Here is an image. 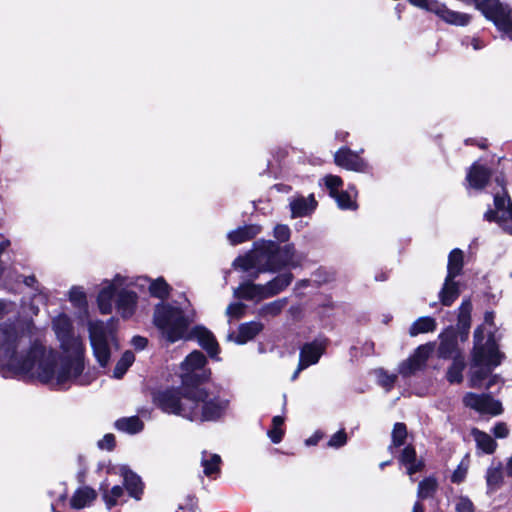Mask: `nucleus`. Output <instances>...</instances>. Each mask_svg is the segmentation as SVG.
<instances>
[{
  "mask_svg": "<svg viewBox=\"0 0 512 512\" xmlns=\"http://www.w3.org/2000/svg\"><path fill=\"white\" fill-rule=\"evenodd\" d=\"M477 9L487 19L492 20L497 28L507 34H512V9L499 0H481Z\"/></svg>",
  "mask_w": 512,
  "mask_h": 512,
  "instance_id": "obj_7",
  "label": "nucleus"
},
{
  "mask_svg": "<svg viewBox=\"0 0 512 512\" xmlns=\"http://www.w3.org/2000/svg\"><path fill=\"white\" fill-rule=\"evenodd\" d=\"M400 461L407 468L409 475L422 471L424 462L417 460L416 450H401Z\"/></svg>",
  "mask_w": 512,
  "mask_h": 512,
  "instance_id": "obj_33",
  "label": "nucleus"
},
{
  "mask_svg": "<svg viewBox=\"0 0 512 512\" xmlns=\"http://www.w3.org/2000/svg\"><path fill=\"white\" fill-rule=\"evenodd\" d=\"M172 288L163 277L152 280L149 285V293L152 297L165 300L169 297Z\"/></svg>",
  "mask_w": 512,
  "mask_h": 512,
  "instance_id": "obj_36",
  "label": "nucleus"
},
{
  "mask_svg": "<svg viewBox=\"0 0 512 512\" xmlns=\"http://www.w3.org/2000/svg\"><path fill=\"white\" fill-rule=\"evenodd\" d=\"M325 437V433L317 430L314 432L312 436L305 440V444L307 446H316Z\"/></svg>",
  "mask_w": 512,
  "mask_h": 512,
  "instance_id": "obj_62",
  "label": "nucleus"
},
{
  "mask_svg": "<svg viewBox=\"0 0 512 512\" xmlns=\"http://www.w3.org/2000/svg\"><path fill=\"white\" fill-rule=\"evenodd\" d=\"M263 329L264 325L258 321L241 323L234 341L238 345H244L253 340Z\"/></svg>",
  "mask_w": 512,
  "mask_h": 512,
  "instance_id": "obj_23",
  "label": "nucleus"
},
{
  "mask_svg": "<svg viewBox=\"0 0 512 512\" xmlns=\"http://www.w3.org/2000/svg\"><path fill=\"white\" fill-rule=\"evenodd\" d=\"M135 361V355L131 350H126L117 361L114 370L113 376L116 379H121L128 369L133 365Z\"/></svg>",
  "mask_w": 512,
  "mask_h": 512,
  "instance_id": "obj_37",
  "label": "nucleus"
},
{
  "mask_svg": "<svg viewBox=\"0 0 512 512\" xmlns=\"http://www.w3.org/2000/svg\"><path fill=\"white\" fill-rule=\"evenodd\" d=\"M325 185L329 190V195L333 197L339 192V188L342 187L343 180L340 176L337 175H327L325 177Z\"/></svg>",
  "mask_w": 512,
  "mask_h": 512,
  "instance_id": "obj_50",
  "label": "nucleus"
},
{
  "mask_svg": "<svg viewBox=\"0 0 512 512\" xmlns=\"http://www.w3.org/2000/svg\"><path fill=\"white\" fill-rule=\"evenodd\" d=\"M436 321L433 317L423 316L415 320L409 328V335L414 337L419 334L433 332L436 330Z\"/></svg>",
  "mask_w": 512,
  "mask_h": 512,
  "instance_id": "obj_34",
  "label": "nucleus"
},
{
  "mask_svg": "<svg viewBox=\"0 0 512 512\" xmlns=\"http://www.w3.org/2000/svg\"><path fill=\"white\" fill-rule=\"evenodd\" d=\"M483 340L484 330L479 326L474 332L473 366L469 385L472 388L490 390L499 381L498 376L491 373L492 367L500 364V354L492 333L489 334L485 343Z\"/></svg>",
  "mask_w": 512,
  "mask_h": 512,
  "instance_id": "obj_1",
  "label": "nucleus"
},
{
  "mask_svg": "<svg viewBox=\"0 0 512 512\" xmlns=\"http://www.w3.org/2000/svg\"><path fill=\"white\" fill-rule=\"evenodd\" d=\"M84 357L76 355L75 357L65 356L61 360L60 368L56 375V383L63 385L70 379L78 378L84 371Z\"/></svg>",
  "mask_w": 512,
  "mask_h": 512,
  "instance_id": "obj_15",
  "label": "nucleus"
},
{
  "mask_svg": "<svg viewBox=\"0 0 512 512\" xmlns=\"http://www.w3.org/2000/svg\"><path fill=\"white\" fill-rule=\"evenodd\" d=\"M153 323L169 343L182 340L190 325L183 309L169 303H159L155 306Z\"/></svg>",
  "mask_w": 512,
  "mask_h": 512,
  "instance_id": "obj_3",
  "label": "nucleus"
},
{
  "mask_svg": "<svg viewBox=\"0 0 512 512\" xmlns=\"http://www.w3.org/2000/svg\"><path fill=\"white\" fill-rule=\"evenodd\" d=\"M291 230L288 225L285 224H277L274 227V237L279 242H287L290 239Z\"/></svg>",
  "mask_w": 512,
  "mask_h": 512,
  "instance_id": "obj_56",
  "label": "nucleus"
},
{
  "mask_svg": "<svg viewBox=\"0 0 512 512\" xmlns=\"http://www.w3.org/2000/svg\"><path fill=\"white\" fill-rule=\"evenodd\" d=\"M456 512H474L475 507L473 502L465 496H460L455 499Z\"/></svg>",
  "mask_w": 512,
  "mask_h": 512,
  "instance_id": "obj_54",
  "label": "nucleus"
},
{
  "mask_svg": "<svg viewBox=\"0 0 512 512\" xmlns=\"http://www.w3.org/2000/svg\"><path fill=\"white\" fill-rule=\"evenodd\" d=\"M262 228L257 224H248L238 227L228 233V239L232 245H239L254 239Z\"/></svg>",
  "mask_w": 512,
  "mask_h": 512,
  "instance_id": "obj_22",
  "label": "nucleus"
},
{
  "mask_svg": "<svg viewBox=\"0 0 512 512\" xmlns=\"http://www.w3.org/2000/svg\"><path fill=\"white\" fill-rule=\"evenodd\" d=\"M246 311V305L242 302L230 303L226 309V314L234 319H241L244 317Z\"/></svg>",
  "mask_w": 512,
  "mask_h": 512,
  "instance_id": "obj_52",
  "label": "nucleus"
},
{
  "mask_svg": "<svg viewBox=\"0 0 512 512\" xmlns=\"http://www.w3.org/2000/svg\"><path fill=\"white\" fill-rule=\"evenodd\" d=\"M148 339L146 337L136 335L132 338L131 344L136 350H143L148 346Z\"/></svg>",
  "mask_w": 512,
  "mask_h": 512,
  "instance_id": "obj_61",
  "label": "nucleus"
},
{
  "mask_svg": "<svg viewBox=\"0 0 512 512\" xmlns=\"http://www.w3.org/2000/svg\"><path fill=\"white\" fill-rule=\"evenodd\" d=\"M468 468H469V460H468V455H466L465 458L458 465L457 469L453 472V474L451 476V481L454 483L462 482L464 480V478L466 477Z\"/></svg>",
  "mask_w": 512,
  "mask_h": 512,
  "instance_id": "obj_51",
  "label": "nucleus"
},
{
  "mask_svg": "<svg viewBox=\"0 0 512 512\" xmlns=\"http://www.w3.org/2000/svg\"><path fill=\"white\" fill-rule=\"evenodd\" d=\"M123 485L130 497L139 501L144 494V483L139 475L131 469L124 467L122 469Z\"/></svg>",
  "mask_w": 512,
  "mask_h": 512,
  "instance_id": "obj_17",
  "label": "nucleus"
},
{
  "mask_svg": "<svg viewBox=\"0 0 512 512\" xmlns=\"http://www.w3.org/2000/svg\"><path fill=\"white\" fill-rule=\"evenodd\" d=\"M70 302L78 308L87 306V296L81 287L73 286L69 291Z\"/></svg>",
  "mask_w": 512,
  "mask_h": 512,
  "instance_id": "obj_45",
  "label": "nucleus"
},
{
  "mask_svg": "<svg viewBox=\"0 0 512 512\" xmlns=\"http://www.w3.org/2000/svg\"><path fill=\"white\" fill-rule=\"evenodd\" d=\"M96 498L97 493L93 488L89 486L78 488L70 499V507L76 510L83 509L89 506Z\"/></svg>",
  "mask_w": 512,
  "mask_h": 512,
  "instance_id": "obj_25",
  "label": "nucleus"
},
{
  "mask_svg": "<svg viewBox=\"0 0 512 512\" xmlns=\"http://www.w3.org/2000/svg\"><path fill=\"white\" fill-rule=\"evenodd\" d=\"M154 406L165 414L181 416L189 420L191 402L184 399L181 387L168 386L151 393Z\"/></svg>",
  "mask_w": 512,
  "mask_h": 512,
  "instance_id": "obj_6",
  "label": "nucleus"
},
{
  "mask_svg": "<svg viewBox=\"0 0 512 512\" xmlns=\"http://www.w3.org/2000/svg\"><path fill=\"white\" fill-rule=\"evenodd\" d=\"M424 10L434 13L442 21L448 23V8L445 4L439 3L436 0H428V5Z\"/></svg>",
  "mask_w": 512,
  "mask_h": 512,
  "instance_id": "obj_47",
  "label": "nucleus"
},
{
  "mask_svg": "<svg viewBox=\"0 0 512 512\" xmlns=\"http://www.w3.org/2000/svg\"><path fill=\"white\" fill-rule=\"evenodd\" d=\"M284 418L282 416H274L272 418L271 428L268 430V436L274 444H278L282 441L285 430L283 429Z\"/></svg>",
  "mask_w": 512,
  "mask_h": 512,
  "instance_id": "obj_41",
  "label": "nucleus"
},
{
  "mask_svg": "<svg viewBox=\"0 0 512 512\" xmlns=\"http://www.w3.org/2000/svg\"><path fill=\"white\" fill-rule=\"evenodd\" d=\"M43 354L35 358L33 368L37 365V377L43 384L50 383L55 377L57 367V357L53 350L47 353L43 345Z\"/></svg>",
  "mask_w": 512,
  "mask_h": 512,
  "instance_id": "obj_16",
  "label": "nucleus"
},
{
  "mask_svg": "<svg viewBox=\"0 0 512 512\" xmlns=\"http://www.w3.org/2000/svg\"><path fill=\"white\" fill-rule=\"evenodd\" d=\"M115 446L116 438L112 433L105 434L103 439L98 441V448H115Z\"/></svg>",
  "mask_w": 512,
  "mask_h": 512,
  "instance_id": "obj_59",
  "label": "nucleus"
},
{
  "mask_svg": "<svg viewBox=\"0 0 512 512\" xmlns=\"http://www.w3.org/2000/svg\"><path fill=\"white\" fill-rule=\"evenodd\" d=\"M211 374V369L202 371H182L180 375V387L184 391V399L187 402H192L199 396H206L208 390L201 386L209 382Z\"/></svg>",
  "mask_w": 512,
  "mask_h": 512,
  "instance_id": "obj_9",
  "label": "nucleus"
},
{
  "mask_svg": "<svg viewBox=\"0 0 512 512\" xmlns=\"http://www.w3.org/2000/svg\"><path fill=\"white\" fill-rule=\"evenodd\" d=\"M115 428L128 434H136L143 430L144 423L138 416L123 417L115 422Z\"/></svg>",
  "mask_w": 512,
  "mask_h": 512,
  "instance_id": "obj_32",
  "label": "nucleus"
},
{
  "mask_svg": "<svg viewBox=\"0 0 512 512\" xmlns=\"http://www.w3.org/2000/svg\"><path fill=\"white\" fill-rule=\"evenodd\" d=\"M259 265H261V263L256 246L252 252L245 255H239L233 262V266L235 268H240L244 272H248L254 268H259Z\"/></svg>",
  "mask_w": 512,
  "mask_h": 512,
  "instance_id": "obj_31",
  "label": "nucleus"
},
{
  "mask_svg": "<svg viewBox=\"0 0 512 512\" xmlns=\"http://www.w3.org/2000/svg\"><path fill=\"white\" fill-rule=\"evenodd\" d=\"M286 304H287L286 298L274 300L272 302L264 304L260 308L259 314L263 317H267V316L276 317L281 314V312L283 311Z\"/></svg>",
  "mask_w": 512,
  "mask_h": 512,
  "instance_id": "obj_40",
  "label": "nucleus"
},
{
  "mask_svg": "<svg viewBox=\"0 0 512 512\" xmlns=\"http://www.w3.org/2000/svg\"><path fill=\"white\" fill-rule=\"evenodd\" d=\"M184 340L197 339L198 344L204 349L208 356L214 360H220V346L214 334L205 326L196 325L190 332L187 331Z\"/></svg>",
  "mask_w": 512,
  "mask_h": 512,
  "instance_id": "obj_13",
  "label": "nucleus"
},
{
  "mask_svg": "<svg viewBox=\"0 0 512 512\" xmlns=\"http://www.w3.org/2000/svg\"><path fill=\"white\" fill-rule=\"evenodd\" d=\"M464 254L460 249L450 252V279H454L462 271Z\"/></svg>",
  "mask_w": 512,
  "mask_h": 512,
  "instance_id": "obj_42",
  "label": "nucleus"
},
{
  "mask_svg": "<svg viewBox=\"0 0 512 512\" xmlns=\"http://www.w3.org/2000/svg\"><path fill=\"white\" fill-rule=\"evenodd\" d=\"M99 491L107 509H112L119 504V501L124 496V488L120 485H115L109 488V484L103 482L100 484Z\"/></svg>",
  "mask_w": 512,
  "mask_h": 512,
  "instance_id": "obj_26",
  "label": "nucleus"
},
{
  "mask_svg": "<svg viewBox=\"0 0 512 512\" xmlns=\"http://www.w3.org/2000/svg\"><path fill=\"white\" fill-rule=\"evenodd\" d=\"M502 471H501V465L497 467H491L487 471L486 480L487 485L491 490H495L499 487V485L502 483Z\"/></svg>",
  "mask_w": 512,
  "mask_h": 512,
  "instance_id": "obj_46",
  "label": "nucleus"
},
{
  "mask_svg": "<svg viewBox=\"0 0 512 512\" xmlns=\"http://www.w3.org/2000/svg\"><path fill=\"white\" fill-rule=\"evenodd\" d=\"M471 434L473 435L478 448H494L496 443L490 435L476 428L472 429Z\"/></svg>",
  "mask_w": 512,
  "mask_h": 512,
  "instance_id": "obj_48",
  "label": "nucleus"
},
{
  "mask_svg": "<svg viewBox=\"0 0 512 512\" xmlns=\"http://www.w3.org/2000/svg\"><path fill=\"white\" fill-rule=\"evenodd\" d=\"M438 488V483L433 477H426L418 484L417 497L419 501L433 497Z\"/></svg>",
  "mask_w": 512,
  "mask_h": 512,
  "instance_id": "obj_38",
  "label": "nucleus"
},
{
  "mask_svg": "<svg viewBox=\"0 0 512 512\" xmlns=\"http://www.w3.org/2000/svg\"><path fill=\"white\" fill-rule=\"evenodd\" d=\"M347 443V433L344 428L337 431L335 434L331 436V438L328 441V446L339 448Z\"/></svg>",
  "mask_w": 512,
  "mask_h": 512,
  "instance_id": "obj_55",
  "label": "nucleus"
},
{
  "mask_svg": "<svg viewBox=\"0 0 512 512\" xmlns=\"http://www.w3.org/2000/svg\"><path fill=\"white\" fill-rule=\"evenodd\" d=\"M329 343L326 337L316 338L312 342L305 343L301 350L300 355L305 357L308 362L315 365L319 362L321 356L324 354Z\"/></svg>",
  "mask_w": 512,
  "mask_h": 512,
  "instance_id": "obj_18",
  "label": "nucleus"
},
{
  "mask_svg": "<svg viewBox=\"0 0 512 512\" xmlns=\"http://www.w3.org/2000/svg\"><path fill=\"white\" fill-rule=\"evenodd\" d=\"M440 344L437 349V357L440 359H448V327L444 328L439 335Z\"/></svg>",
  "mask_w": 512,
  "mask_h": 512,
  "instance_id": "obj_53",
  "label": "nucleus"
},
{
  "mask_svg": "<svg viewBox=\"0 0 512 512\" xmlns=\"http://www.w3.org/2000/svg\"><path fill=\"white\" fill-rule=\"evenodd\" d=\"M60 341V347L61 349L68 353V352H74L76 355L83 356L84 348L83 344L80 340V338L75 337L74 332L69 333L65 336H61L58 338Z\"/></svg>",
  "mask_w": 512,
  "mask_h": 512,
  "instance_id": "obj_35",
  "label": "nucleus"
},
{
  "mask_svg": "<svg viewBox=\"0 0 512 512\" xmlns=\"http://www.w3.org/2000/svg\"><path fill=\"white\" fill-rule=\"evenodd\" d=\"M472 304L470 300H464L458 313V323L456 332L450 327V358L453 359L452 367H450V383H460L463 380L462 371L465 368L464 356L454 348V340L459 337L460 340L466 341L469 335L471 325Z\"/></svg>",
  "mask_w": 512,
  "mask_h": 512,
  "instance_id": "obj_4",
  "label": "nucleus"
},
{
  "mask_svg": "<svg viewBox=\"0 0 512 512\" xmlns=\"http://www.w3.org/2000/svg\"><path fill=\"white\" fill-rule=\"evenodd\" d=\"M491 176L492 171L490 169L475 163L468 172L467 180L472 188L481 190L488 184Z\"/></svg>",
  "mask_w": 512,
  "mask_h": 512,
  "instance_id": "obj_21",
  "label": "nucleus"
},
{
  "mask_svg": "<svg viewBox=\"0 0 512 512\" xmlns=\"http://www.w3.org/2000/svg\"><path fill=\"white\" fill-rule=\"evenodd\" d=\"M19 340L14 327H5L0 341L1 358L6 361L5 368L8 371L15 375H26L33 370L35 358L43 354V344L35 340L24 355L18 356Z\"/></svg>",
  "mask_w": 512,
  "mask_h": 512,
  "instance_id": "obj_2",
  "label": "nucleus"
},
{
  "mask_svg": "<svg viewBox=\"0 0 512 512\" xmlns=\"http://www.w3.org/2000/svg\"><path fill=\"white\" fill-rule=\"evenodd\" d=\"M279 254L282 261L285 262V267L288 266L295 254V248L293 244H286L284 246L279 245Z\"/></svg>",
  "mask_w": 512,
  "mask_h": 512,
  "instance_id": "obj_57",
  "label": "nucleus"
},
{
  "mask_svg": "<svg viewBox=\"0 0 512 512\" xmlns=\"http://www.w3.org/2000/svg\"><path fill=\"white\" fill-rule=\"evenodd\" d=\"M54 329L58 338L74 332L72 323L65 314H61L55 319Z\"/></svg>",
  "mask_w": 512,
  "mask_h": 512,
  "instance_id": "obj_43",
  "label": "nucleus"
},
{
  "mask_svg": "<svg viewBox=\"0 0 512 512\" xmlns=\"http://www.w3.org/2000/svg\"><path fill=\"white\" fill-rule=\"evenodd\" d=\"M397 381V375L391 374L383 368L378 371V383L381 387L385 388L387 391H390L394 388L395 383Z\"/></svg>",
  "mask_w": 512,
  "mask_h": 512,
  "instance_id": "obj_49",
  "label": "nucleus"
},
{
  "mask_svg": "<svg viewBox=\"0 0 512 512\" xmlns=\"http://www.w3.org/2000/svg\"><path fill=\"white\" fill-rule=\"evenodd\" d=\"M471 16L466 13H459L450 10V24L464 26L469 23Z\"/></svg>",
  "mask_w": 512,
  "mask_h": 512,
  "instance_id": "obj_58",
  "label": "nucleus"
},
{
  "mask_svg": "<svg viewBox=\"0 0 512 512\" xmlns=\"http://www.w3.org/2000/svg\"><path fill=\"white\" fill-rule=\"evenodd\" d=\"M364 152L353 151L349 146H342L334 153V163L343 169L357 173H366L369 171V163L360 156Z\"/></svg>",
  "mask_w": 512,
  "mask_h": 512,
  "instance_id": "obj_12",
  "label": "nucleus"
},
{
  "mask_svg": "<svg viewBox=\"0 0 512 512\" xmlns=\"http://www.w3.org/2000/svg\"><path fill=\"white\" fill-rule=\"evenodd\" d=\"M138 296L132 290L121 289L117 295L116 307L122 318H130L136 310Z\"/></svg>",
  "mask_w": 512,
  "mask_h": 512,
  "instance_id": "obj_19",
  "label": "nucleus"
},
{
  "mask_svg": "<svg viewBox=\"0 0 512 512\" xmlns=\"http://www.w3.org/2000/svg\"><path fill=\"white\" fill-rule=\"evenodd\" d=\"M222 459L221 456L209 453L208 450H202L201 465L203 472L207 477H213L220 473Z\"/></svg>",
  "mask_w": 512,
  "mask_h": 512,
  "instance_id": "obj_30",
  "label": "nucleus"
},
{
  "mask_svg": "<svg viewBox=\"0 0 512 512\" xmlns=\"http://www.w3.org/2000/svg\"><path fill=\"white\" fill-rule=\"evenodd\" d=\"M391 438L392 444L389 448H392V446L394 448H400L405 445L408 438L407 425L403 422H396L392 429Z\"/></svg>",
  "mask_w": 512,
  "mask_h": 512,
  "instance_id": "obj_39",
  "label": "nucleus"
},
{
  "mask_svg": "<svg viewBox=\"0 0 512 512\" xmlns=\"http://www.w3.org/2000/svg\"><path fill=\"white\" fill-rule=\"evenodd\" d=\"M90 345L98 364L105 368L111 358V349L106 336L105 323L101 320L90 322L88 326Z\"/></svg>",
  "mask_w": 512,
  "mask_h": 512,
  "instance_id": "obj_8",
  "label": "nucleus"
},
{
  "mask_svg": "<svg viewBox=\"0 0 512 512\" xmlns=\"http://www.w3.org/2000/svg\"><path fill=\"white\" fill-rule=\"evenodd\" d=\"M317 205L313 194H310L308 198L298 197L290 203L291 215L293 218L308 216L316 209Z\"/></svg>",
  "mask_w": 512,
  "mask_h": 512,
  "instance_id": "obj_24",
  "label": "nucleus"
},
{
  "mask_svg": "<svg viewBox=\"0 0 512 512\" xmlns=\"http://www.w3.org/2000/svg\"><path fill=\"white\" fill-rule=\"evenodd\" d=\"M439 297L442 305L448 306V274L446 275L442 288L439 292Z\"/></svg>",
  "mask_w": 512,
  "mask_h": 512,
  "instance_id": "obj_63",
  "label": "nucleus"
},
{
  "mask_svg": "<svg viewBox=\"0 0 512 512\" xmlns=\"http://www.w3.org/2000/svg\"><path fill=\"white\" fill-rule=\"evenodd\" d=\"M293 279L294 276L291 272L278 274L265 285H262L264 298L267 299L278 295L292 283Z\"/></svg>",
  "mask_w": 512,
  "mask_h": 512,
  "instance_id": "obj_20",
  "label": "nucleus"
},
{
  "mask_svg": "<svg viewBox=\"0 0 512 512\" xmlns=\"http://www.w3.org/2000/svg\"><path fill=\"white\" fill-rule=\"evenodd\" d=\"M230 408V399L209 391L206 396H199L191 402L190 421L218 422L221 421Z\"/></svg>",
  "mask_w": 512,
  "mask_h": 512,
  "instance_id": "obj_5",
  "label": "nucleus"
},
{
  "mask_svg": "<svg viewBox=\"0 0 512 512\" xmlns=\"http://www.w3.org/2000/svg\"><path fill=\"white\" fill-rule=\"evenodd\" d=\"M208 360L203 352L193 350L189 353L181 363L182 371H202L206 370Z\"/></svg>",
  "mask_w": 512,
  "mask_h": 512,
  "instance_id": "obj_29",
  "label": "nucleus"
},
{
  "mask_svg": "<svg viewBox=\"0 0 512 512\" xmlns=\"http://www.w3.org/2000/svg\"><path fill=\"white\" fill-rule=\"evenodd\" d=\"M189 504L187 506H179L178 510L176 512H195L197 508V503L194 502V497H189Z\"/></svg>",
  "mask_w": 512,
  "mask_h": 512,
  "instance_id": "obj_64",
  "label": "nucleus"
},
{
  "mask_svg": "<svg viewBox=\"0 0 512 512\" xmlns=\"http://www.w3.org/2000/svg\"><path fill=\"white\" fill-rule=\"evenodd\" d=\"M463 403L466 407L474 409L480 413L491 415L501 414L503 409L499 401L494 400L489 394L467 393L463 397Z\"/></svg>",
  "mask_w": 512,
  "mask_h": 512,
  "instance_id": "obj_14",
  "label": "nucleus"
},
{
  "mask_svg": "<svg viewBox=\"0 0 512 512\" xmlns=\"http://www.w3.org/2000/svg\"><path fill=\"white\" fill-rule=\"evenodd\" d=\"M436 347L435 342L419 345L414 352L398 366V372L403 378H409L425 369L429 357Z\"/></svg>",
  "mask_w": 512,
  "mask_h": 512,
  "instance_id": "obj_10",
  "label": "nucleus"
},
{
  "mask_svg": "<svg viewBox=\"0 0 512 512\" xmlns=\"http://www.w3.org/2000/svg\"><path fill=\"white\" fill-rule=\"evenodd\" d=\"M117 323L118 319H116L115 317H111L107 321V323L105 324L107 337L110 336L112 339H116Z\"/></svg>",
  "mask_w": 512,
  "mask_h": 512,
  "instance_id": "obj_60",
  "label": "nucleus"
},
{
  "mask_svg": "<svg viewBox=\"0 0 512 512\" xmlns=\"http://www.w3.org/2000/svg\"><path fill=\"white\" fill-rule=\"evenodd\" d=\"M257 247L260 263L258 272H279L285 268V262L282 261L279 254V244L272 240H261L255 242Z\"/></svg>",
  "mask_w": 512,
  "mask_h": 512,
  "instance_id": "obj_11",
  "label": "nucleus"
},
{
  "mask_svg": "<svg viewBox=\"0 0 512 512\" xmlns=\"http://www.w3.org/2000/svg\"><path fill=\"white\" fill-rule=\"evenodd\" d=\"M261 284H255L252 281L241 283L234 291V296L241 300L252 301L255 298L265 299L263 296Z\"/></svg>",
  "mask_w": 512,
  "mask_h": 512,
  "instance_id": "obj_27",
  "label": "nucleus"
},
{
  "mask_svg": "<svg viewBox=\"0 0 512 512\" xmlns=\"http://www.w3.org/2000/svg\"><path fill=\"white\" fill-rule=\"evenodd\" d=\"M332 198L336 200L338 207L342 210H356L358 207L356 201L352 200L347 191H339Z\"/></svg>",
  "mask_w": 512,
  "mask_h": 512,
  "instance_id": "obj_44",
  "label": "nucleus"
},
{
  "mask_svg": "<svg viewBox=\"0 0 512 512\" xmlns=\"http://www.w3.org/2000/svg\"><path fill=\"white\" fill-rule=\"evenodd\" d=\"M116 294V286L113 283L103 287L97 296V305L102 315L112 312V302Z\"/></svg>",
  "mask_w": 512,
  "mask_h": 512,
  "instance_id": "obj_28",
  "label": "nucleus"
}]
</instances>
